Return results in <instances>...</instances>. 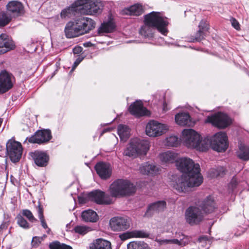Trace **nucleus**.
<instances>
[{"label": "nucleus", "mask_w": 249, "mask_h": 249, "mask_svg": "<svg viewBox=\"0 0 249 249\" xmlns=\"http://www.w3.org/2000/svg\"><path fill=\"white\" fill-rule=\"evenodd\" d=\"M18 224L21 227L27 229L30 228V224L21 215L18 214L16 217Z\"/></svg>", "instance_id": "obj_45"}, {"label": "nucleus", "mask_w": 249, "mask_h": 249, "mask_svg": "<svg viewBox=\"0 0 249 249\" xmlns=\"http://www.w3.org/2000/svg\"><path fill=\"white\" fill-rule=\"evenodd\" d=\"M103 8V3L98 0L88 2L82 5V13L87 15H96L101 14Z\"/></svg>", "instance_id": "obj_14"}, {"label": "nucleus", "mask_w": 249, "mask_h": 249, "mask_svg": "<svg viewBox=\"0 0 249 249\" xmlns=\"http://www.w3.org/2000/svg\"><path fill=\"white\" fill-rule=\"evenodd\" d=\"M127 249H151L144 242H131L127 245Z\"/></svg>", "instance_id": "obj_37"}, {"label": "nucleus", "mask_w": 249, "mask_h": 249, "mask_svg": "<svg viewBox=\"0 0 249 249\" xmlns=\"http://www.w3.org/2000/svg\"><path fill=\"white\" fill-rule=\"evenodd\" d=\"M50 231V229L48 230V231H47L48 233H49V231Z\"/></svg>", "instance_id": "obj_60"}, {"label": "nucleus", "mask_w": 249, "mask_h": 249, "mask_svg": "<svg viewBox=\"0 0 249 249\" xmlns=\"http://www.w3.org/2000/svg\"><path fill=\"white\" fill-rule=\"evenodd\" d=\"M50 249H72L70 246L64 243H61L58 241H54L50 244Z\"/></svg>", "instance_id": "obj_42"}, {"label": "nucleus", "mask_w": 249, "mask_h": 249, "mask_svg": "<svg viewBox=\"0 0 249 249\" xmlns=\"http://www.w3.org/2000/svg\"><path fill=\"white\" fill-rule=\"evenodd\" d=\"M74 232L79 234L84 235L92 230L91 228L85 225H77L73 229Z\"/></svg>", "instance_id": "obj_39"}, {"label": "nucleus", "mask_w": 249, "mask_h": 249, "mask_svg": "<svg viewBox=\"0 0 249 249\" xmlns=\"http://www.w3.org/2000/svg\"><path fill=\"white\" fill-rule=\"evenodd\" d=\"M200 140V135L192 129H186L182 131V142L188 148H195Z\"/></svg>", "instance_id": "obj_12"}, {"label": "nucleus", "mask_w": 249, "mask_h": 249, "mask_svg": "<svg viewBox=\"0 0 249 249\" xmlns=\"http://www.w3.org/2000/svg\"><path fill=\"white\" fill-rule=\"evenodd\" d=\"M46 237V236L45 235H44L42 237H34L32 241V247L34 248L37 247Z\"/></svg>", "instance_id": "obj_47"}, {"label": "nucleus", "mask_w": 249, "mask_h": 249, "mask_svg": "<svg viewBox=\"0 0 249 249\" xmlns=\"http://www.w3.org/2000/svg\"><path fill=\"white\" fill-rule=\"evenodd\" d=\"M199 207L205 213H211L217 208L215 201L211 196L205 198L200 203Z\"/></svg>", "instance_id": "obj_23"}, {"label": "nucleus", "mask_w": 249, "mask_h": 249, "mask_svg": "<svg viewBox=\"0 0 249 249\" xmlns=\"http://www.w3.org/2000/svg\"><path fill=\"white\" fill-rule=\"evenodd\" d=\"M211 148L217 152L225 151L228 147V137L224 132H219L211 138Z\"/></svg>", "instance_id": "obj_7"}, {"label": "nucleus", "mask_w": 249, "mask_h": 249, "mask_svg": "<svg viewBox=\"0 0 249 249\" xmlns=\"http://www.w3.org/2000/svg\"><path fill=\"white\" fill-rule=\"evenodd\" d=\"M118 134L122 141L125 142L130 136V129L126 125L120 124L118 126Z\"/></svg>", "instance_id": "obj_34"}, {"label": "nucleus", "mask_w": 249, "mask_h": 249, "mask_svg": "<svg viewBox=\"0 0 249 249\" xmlns=\"http://www.w3.org/2000/svg\"><path fill=\"white\" fill-rule=\"evenodd\" d=\"M202 181V176H197L195 178L186 175H182L174 178L172 181V185L178 192L185 193L188 192L191 188L199 186Z\"/></svg>", "instance_id": "obj_3"}, {"label": "nucleus", "mask_w": 249, "mask_h": 249, "mask_svg": "<svg viewBox=\"0 0 249 249\" xmlns=\"http://www.w3.org/2000/svg\"><path fill=\"white\" fill-rule=\"evenodd\" d=\"M239 185L238 181L235 177H233L230 184H229V188L231 191H233Z\"/></svg>", "instance_id": "obj_49"}, {"label": "nucleus", "mask_w": 249, "mask_h": 249, "mask_svg": "<svg viewBox=\"0 0 249 249\" xmlns=\"http://www.w3.org/2000/svg\"><path fill=\"white\" fill-rule=\"evenodd\" d=\"M36 209L42 227L44 229L48 228V226L45 222L43 215V209L39 202L38 203V205L36 206Z\"/></svg>", "instance_id": "obj_40"}, {"label": "nucleus", "mask_w": 249, "mask_h": 249, "mask_svg": "<svg viewBox=\"0 0 249 249\" xmlns=\"http://www.w3.org/2000/svg\"><path fill=\"white\" fill-rule=\"evenodd\" d=\"M11 77V75L6 71L0 73V94L7 92L13 87Z\"/></svg>", "instance_id": "obj_17"}, {"label": "nucleus", "mask_w": 249, "mask_h": 249, "mask_svg": "<svg viewBox=\"0 0 249 249\" xmlns=\"http://www.w3.org/2000/svg\"><path fill=\"white\" fill-rule=\"evenodd\" d=\"M149 150L147 142L138 138L131 139L124 149L123 154L132 158H135L140 155H145Z\"/></svg>", "instance_id": "obj_5"}, {"label": "nucleus", "mask_w": 249, "mask_h": 249, "mask_svg": "<svg viewBox=\"0 0 249 249\" xmlns=\"http://www.w3.org/2000/svg\"><path fill=\"white\" fill-rule=\"evenodd\" d=\"M115 27L114 23L109 21L102 24L99 31L101 33H111L114 31Z\"/></svg>", "instance_id": "obj_38"}, {"label": "nucleus", "mask_w": 249, "mask_h": 249, "mask_svg": "<svg viewBox=\"0 0 249 249\" xmlns=\"http://www.w3.org/2000/svg\"><path fill=\"white\" fill-rule=\"evenodd\" d=\"M136 191L135 187L129 181L118 179L114 181L110 186L109 192L113 197H121L129 196Z\"/></svg>", "instance_id": "obj_4"}, {"label": "nucleus", "mask_w": 249, "mask_h": 249, "mask_svg": "<svg viewBox=\"0 0 249 249\" xmlns=\"http://www.w3.org/2000/svg\"><path fill=\"white\" fill-rule=\"evenodd\" d=\"M185 219L191 225L198 224L203 219V213L202 210L196 206H190L188 208L185 213Z\"/></svg>", "instance_id": "obj_10"}, {"label": "nucleus", "mask_w": 249, "mask_h": 249, "mask_svg": "<svg viewBox=\"0 0 249 249\" xmlns=\"http://www.w3.org/2000/svg\"><path fill=\"white\" fill-rule=\"evenodd\" d=\"M199 30H202L204 32L208 31L209 29V27L206 22L203 20H202L198 26Z\"/></svg>", "instance_id": "obj_51"}, {"label": "nucleus", "mask_w": 249, "mask_h": 249, "mask_svg": "<svg viewBox=\"0 0 249 249\" xmlns=\"http://www.w3.org/2000/svg\"><path fill=\"white\" fill-rule=\"evenodd\" d=\"M238 157L243 160H249V146L241 143L239 146V150L237 152Z\"/></svg>", "instance_id": "obj_36"}, {"label": "nucleus", "mask_w": 249, "mask_h": 249, "mask_svg": "<svg viewBox=\"0 0 249 249\" xmlns=\"http://www.w3.org/2000/svg\"><path fill=\"white\" fill-rule=\"evenodd\" d=\"M78 201L81 204H85L87 203L89 197H88V195L87 196H78Z\"/></svg>", "instance_id": "obj_53"}, {"label": "nucleus", "mask_w": 249, "mask_h": 249, "mask_svg": "<svg viewBox=\"0 0 249 249\" xmlns=\"http://www.w3.org/2000/svg\"><path fill=\"white\" fill-rule=\"evenodd\" d=\"M177 155L172 151L163 152L160 155V158L162 162L166 163H173L176 161Z\"/></svg>", "instance_id": "obj_32"}, {"label": "nucleus", "mask_w": 249, "mask_h": 249, "mask_svg": "<svg viewBox=\"0 0 249 249\" xmlns=\"http://www.w3.org/2000/svg\"><path fill=\"white\" fill-rule=\"evenodd\" d=\"M165 106H164V107H163V109H164V110H165Z\"/></svg>", "instance_id": "obj_61"}, {"label": "nucleus", "mask_w": 249, "mask_h": 249, "mask_svg": "<svg viewBox=\"0 0 249 249\" xmlns=\"http://www.w3.org/2000/svg\"><path fill=\"white\" fill-rule=\"evenodd\" d=\"M7 11L14 16H19L23 13L22 4L18 1H11L7 5Z\"/></svg>", "instance_id": "obj_26"}, {"label": "nucleus", "mask_w": 249, "mask_h": 249, "mask_svg": "<svg viewBox=\"0 0 249 249\" xmlns=\"http://www.w3.org/2000/svg\"><path fill=\"white\" fill-rule=\"evenodd\" d=\"M109 225L114 231L125 230L129 228L130 219L127 217H114L110 220Z\"/></svg>", "instance_id": "obj_13"}, {"label": "nucleus", "mask_w": 249, "mask_h": 249, "mask_svg": "<svg viewBox=\"0 0 249 249\" xmlns=\"http://www.w3.org/2000/svg\"><path fill=\"white\" fill-rule=\"evenodd\" d=\"M214 173H215V171H213V168H212V169H211L210 170V171L209 172V175L211 177H212V178H215V177H214L213 175V174L214 175V174H213Z\"/></svg>", "instance_id": "obj_57"}, {"label": "nucleus", "mask_w": 249, "mask_h": 249, "mask_svg": "<svg viewBox=\"0 0 249 249\" xmlns=\"http://www.w3.org/2000/svg\"><path fill=\"white\" fill-rule=\"evenodd\" d=\"M22 216L26 217L30 222H34L37 219L34 217L32 212L28 209H24L22 211Z\"/></svg>", "instance_id": "obj_46"}, {"label": "nucleus", "mask_w": 249, "mask_h": 249, "mask_svg": "<svg viewBox=\"0 0 249 249\" xmlns=\"http://www.w3.org/2000/svg\"><path fill=\"white\" fill-rule=\"evenodd\" d=\"M2 122H3V120H2V119L0 118V126H1V124H2Z\"/></svg>", "instance_id": "obj_59"}, {"label": "nucleus", "mask_w": 249, "mask_h": 249, "mask_svg": "<svg viewBox=\"0 0 249 249\" xmlns=\"http://www.w3.org/2000/svg\"><path fill=\"white\" fill-rule=\"evenodd\" d=\"M230 20L233 27L237 30L240 29V24L235 18H231Z\"/></svg>", "instance_id": "obj_52"}, {"label": "nucleus", "mask_w": 249, "mask_h": 249, "mask_svg": "<svg viewBox=\"0 0 249 249\" xmlns=\"http://www.w3.org/2000/svg\"><path fill=\"white\" fill-rule=\"evenodd\" d=\"M166 207V203L165 201L160 200L150 204L145 213L147 216H151L155 213H158L163 211Z\"/></svg>", "instance_id": "obj_22"}, {"label": "nucleus", "mask_w": 249, "mask_h": 249, "mask_svg": "<svg viewBox=\"0 0 249 249\" xmlns=\"http://www.w3.org/2000/svg\"><path fill=\"white\" fill-rule=\"evenodd\" d=\"M211 147V139L205 138L202 140L200 136V140L198 142L197 145L195 147V149L200 151H206Z\"/></svg>", "instance_id": "obj_35"}, {"label": "nucleus", "mask_w": 249, "mask_h": 249, "mask_svg": "<svg viewBox=\"0 0 249 249\" xmlns=\"http://www.w3.org/2000/svg\"><path fill=\"white\" fill-rule=\"evenodd\" d=\"M198 242L199 249H207L210 246L211 241L208 239V237L206 236L199 237Z\"/></svg>", "instance_id": "obj_41"}, {"label": "nucleus", "mask_w": 249, "mask_h": 249, "mask_svg": "<svg viewBox=\"0 0 249 249\" xmlns=\"http://www.w3.org/2000/svg\"><path fill=\"white\" fill-rule=\"evenodd\" d=\"M14 48L13 41L6 34L0 36V53H4Z\"/></svg>", "instance_id": "obj_24"}, {"label": "nucleus", "mask_w": 249, "mask_h": 249, "mask_svg": "<svg viewBox=\"0 0 249 249\" xmlns=\"http://www.w3.org/2000/svg\"><path fill=\"white\" fill-rule=\"evenodd\" d=\"M148 234L142 231H133L131 232L124 233L120 235L123 240H125L131 237L143 238L147 237Z\"/></svg>", "instance_id": "obj_31"}, {"label": "nucleus", "mask_w": 249, "mask_h": 249, "mask_svg": "<svg viewBox=\"0 0 249 249\" xmlns=\"http://www.w3.org/2000/svg\"><path fill=\"white\" fill-rule=\"evenodd\" d=\"M213 171H215V173H214V175L213 174V176L214 177H222L225 174V169L224 167L219 166L217 167L216 168H213Z\"/></svg>", "instance_id": "obj_48"}, {"label": "nucleus", "mask_w": 249, "mask_h": 249, "mask_svg": "<svg viewBox=\"0 0 249 249\" xmlns=\"http://www.w3.org/2000/svg\"><path fill=\"white\" fill-rule=\"evenodd\" d=\"M143 13L142 6L139 4H135L123 9L121 13L122 15L138 16Z\"/></svg>", "instance_id": "obj_25"}, {"label": "nucleus", "mask_w": 249, "mask_h": 249, "mask_svg": "<svg viewBox=\"0 0 249 249\" xmlns=\"http://www.w3.org/2000/svg\"><path fill=\"white\" fill-rule=\"evenodd\" d=\"M205 122L211 123L219 128H225L230 125L231 121L227 114L218 112L213 115L208 116Z\"/></svg>", "instance_id": "obj_8"}, {"label": "nucleus", "mask_w": 249, "mask_h": 249, "mask_svg": "<svg viewBox=\"0 0 249 249\" xmlns=\"http://www.w3.org/2000/svg\"><path fill=\"white\" fill-rule=\"evenodd\" d=\"M108 130H109V129H104V130L103 131V133H105V132H107V131H108Z\"/></svg>", "instance_id": "obj_58"}, {"label": "nucleus", "mask_w": 249, "mask_h": 249, "mask_svg": "<svg viewBox=\"0 0 249 249\" xmlns=\"http://www.w3.org/2000/svg\"><path fill=\"white\" fill-rule=\"evenodd\" d=\"M82 6L79 1L76 0L71 6L63 10L61 12L62 18H71L75 16L76 13H82Z\"/></svg>", "instance_id": "obj_19"}, {"label": "nucleus", "mask_w": 249, "mask_h": 249, "mask_svg": "<svg viewBox=\"0 0 249 249\" xmlns=\"http://www.w3.org/2000/svg\"><path fill=\"white\" fill-rule=\"evenodd\" d=\"M52 138L51 132L49 130H38L28 139L30 143H43L49 142Z\"/></svg>", "instance_id": "obj_16"}, {"label": "nucleus", "mask_w": 249, "mask_h": 249, "mask_svg": "<svg viewBox=\"0 0 249 249\" xmlns=\"http://www.w3.org/2000/svg\"><path fill=\"white\" fill-rule=\"evenodd\" d=\"M7 227L5 224L2 223L0 225V235L1 234L4 230L7 229Z\"/></svg>", "instance_id": "obj_56"}, {"label": "nucleus", "mask_w": 249, "mask_h": 249, "mask_svg": "<svg viewBox=\"0 0 249 249\" xmlns=\"http://www.w3.org/2000/svg\"><path fill=\"white\" fill-rule=\"evenodd\" d=\"M30 156L34 160L35 163L38 166H46L49 161V157L45 152L36 151L30 153Z\"/></svg>", "instance_id": "obj_20"}, {"label": "nucleus", "mask_w": 249, "mask_h": 249, "mask_svg": "<svg viewBox=\"0 0 249 249\" xmlns=\"http://www.w3.org/2000/svg\"><path fill=\"white\" fill-rule=\"evenodd\" d=\"M95 170L99 176L102 179H107L111 175L112 168L109 163L100 162L95 166Z\"/></svg>", "instance_id": "obj_18"}, {"label": "nucleus", "mask_w": 249, "mask_h": 249, "mask_svg": "<svg viewBox=\"0 0 249 249\" xmlns=\"http://www.w3.org/2000/svg\"><path fill=\"white\" fill-rule=\"evenodd\" d=\"M205 32L202 31V30H199L195 35V38L193 39V41H201L204 38L205 36Z\"/></svg>", "instance_id": "obj_50"}, {"label": "nucleus", "mask_w": 249, "mask_h": 249, "mask_svg": "<svg viewBox=\"0 0 249 249\" xmlns=\"http://www.w3.org/2000/svg\"><path fill=\"white\" fill-rule=\"evenodd\" d=\"M168 24L167 18L161 16L159 12H152L144 17V25L140 30V34L145 37L153 36L155 28L162 35L168 33L166 28Z\"/></svg>", "instance_id": "obj_1"}, {"label": "nucleus", "mask_w": 249, "mask_h": 249, "mask_svg": "<svg viewBox=\"0 0 249 249\" xmlns=\"http://www.w3.org/2000/svg\"><path fill=\"white\" fill-rule=\"evenodd\" d=\"M89 199L95 202L98 204L109 205L112 203L109 196L106 195L105 192L100 190H95L88 194Z\"/></svg>", "instance_id": "obj_15"}, {"label": "nucleus", "mask_w": 249, "mask_h": 249, "mask_svg": "<svg viewBox=\"0 0 249 249\" xmlns=\"http://www.w3.org/2000/svg\"><path fill=\"white\" fill-rule=\"evenodd\" d=\"M95 25L94 21L88 17H80L69 21L64 29L66 37L71 38L87 34L95 28Z\"/></svg>", "instance_id": "obj_2"}, {"label": "nucleus", "mask_w": 249, "mask_h": 249, "mask_svg": "<svg viewBox=\"0 0 249 249\" xmlns=\"http://www.w3.org/2000/svg\"><path fill=\"white\" fill-rule=\"evenodd\" d=\"M166 145L171 147H176L179 143L178 138L175 136L167 137L165 141Z\"/></svg>", "instance_id": "obj_44"}, {"label": "nucleus", "mask_w": 249, "mask_h": 249, "mask_svg": "<svg viewBox=\"0 0 249 249\" xmlns=\"http://www.w3.org/2000/svg\"><path fill=\"white\" fill-rule=\"evenodd\" d=\"M168 130V126L156 121L149 122L145 128L147 135L149 137H156L162 135Z\"/></svg>", "instance_id": "obj_11"}, {"label": "nucleus", "mask_w": 249, "mask_h": 249, "mask_svg": "<svg viewBox=\"0 0 249 249\" xmlns=\"http://www.w3.org/2000/svg\"><path fill=\"white\" fill-rule=\"evenodd\" d=\"M175 119L177 124L181 126H191L193 123L189 113L180 112L176 115Z\"/></svg>", "instance_id": "obj_28"}, {"label": "nucleus", "mask_w": 249, "mask_h": 249, "mask_svg": "<svg viewBox=\"0 0 249 249\" xmlns=\"http://www.w3.org/2000/svg\"><path fill=\"white\" fill-rule=\"evenodd\" d=\"M82 48L79 46H76L73 49V52L74 54H79L82 51Z\"/></svg>", "instance_id": "obj_54"}, {"label": "nucleus", "mask_w": 249, "mask_h": 249, "mask_svg": "<svg viewBox=\"0 0 249 249\" xmlns=\"http://www.w3.org/2000/svg\"><path fill=\"white\" fill-rule=\"evenodd\" d=\"M11 20V17L9 14L4 12L0 13V27L5 26Z\"/></svg>", "instance_id": "obj_43"}, {"label": "nucleus", "mask_w": 249, "mask_h": 249, "mask_svg": "<svg viewBox=\"0 0 249 249\" xmlns=\"http://www.w3.org/2000/svg\"><path fill=\"white\" fill-rule=\"evenodd\" d=\"M140 171L142 174L153 176L159 174L160 168L154 164L146 162L140 166Z\"/></svg>", "instance_id": "obj_27"}, {"label": "nucleus", "mask_w": 249, "mask_h": 249, "mask_svg": "<svg viewBox=\"0 0 249 249\" xmlns=\"http://www.w3.org/2000/svg\"><path fill=\"white\" fill-rule=\"evenodd\" d=\"M178 169L183 173L182 175L196 178L202 176L200 173V166L198 163H195L190 158L184 157L179 158L176 160Z\"/></svg>", "instance_id": "obj_6"}, {"label": "nucleus", "mask_w": 249, "mask_h": 249, "mask_svg": "<svg viewBox=\"0 0 249 249\" xmlns=\"http://www.w3.org/2000/svg\"><path fill=\"white\" fill-rule=\"evenodd\" d=\"M130 113L137 117H140L149 114L147 109L143 107L141 101H136L131 104L129 108Z\"/></svg>", "instance_id": "obj_21"}, {"label": "nucleus", "mask_w": 249, "mask_h": 249, "mask_svg": "<svg viewBox=\"0 0 249 249\" xmlns=\"http://www.w3.org/2000/svg\"><path fill=\"white\" fill-rule=\"evenodd\" d=\"M157 241L160 245L167 244H176L180 246H184L188 243V239L187 237H184L182 239L178 240L177 239H159Z\"/></svg>", "instance_id": "obj_30"}, {"label": "nucleus", "mask_w": 249, "mask_h": 249, "mask_svg": "<svg viewBox=\"0 0 249 249\" xmlns=\"http://www.w3.org/2000/svg\"><path fill=\"white\" fill-rule=\"evenodd\" d=\"M6 150L13 162L19 160L22 153V147L20 142L12 140H9L6 143Z\"/></svg>", "instance_id": "obj_9"}, {"label": "nucleus", "mask_w": 249, "mask_h": 249, "mask_svg": "<svg viewBox=\"0 0 249 249\" xmlns=\"http://www.w3.org/2000/svg\"><path fill=\"white\" fill-rule=\"evenodd\" d=\"M81 216L82 219L87 222H95L98 219L97 213L91 210L83 211Z\"/></svg>", "instance_id": "obj_33"}, {"label": "nucleus", "mask_w": 249, "mask_h": 249, "mask_svg": "<svg viewBox=\"0 0 249 249\" xmlns=\"http://www.w3.org/2000/svg\"><path fill=\"white\" fill-rule=\"evenodd\" d=\"M89 249H112L111 244L107 240L99 238L90 244Z\"/></svg>", "instance_id": "obj_29"}, {"label": "nucleus", "mask_w": 249, "mask_h": 249, "mask_svg": "<svg viewBox=\"0 0 249 249\" xmlns=\"http://www.w3.org/2000/svg\"><path fill=\"white\" fill-rule=\"evenodd\" d=\"M82 59H83V58H81L80 57L77 58L73 64V65L72 67V69H75L79 65V64L82 61Z\"/></svg>", "instance_id": "obj_55"}]
</instances>
